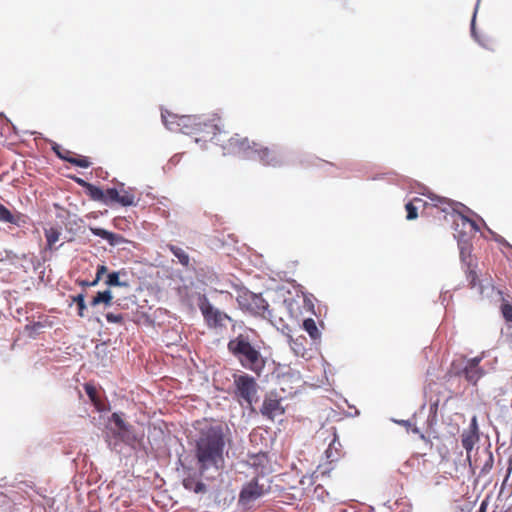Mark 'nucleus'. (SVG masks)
<instances>
[{"mask_svg": "<svg viewBox=\"0 0 512 512\" xmlns=\"http://www.w3.org/2000/svg\"><path fill=\"white\" fill-rule=\"evenodd\" d=\"M225 437L221 426L207 425L201 429L195 442L194 458L199 475L215 479L225 466Z\"/></svg>", "mask_w": 512, "mask_h": 512, "instance_id": "f257e3e1", "label": "nucleus"}, {"mask_svg": "<svg viewBox=\"0 0 512 512\" xmlns=\"http://www.w3.org/2000/svg\"><path fill=\"white\" fill-rule=\"evenodd\" d=\"M162 120L167 129L195 137L196 142L215 141L223 139L227 134L223 118L215 113L210 117L196 115L178 116L171 113H162Z\"/></svg>", "mask_w": 512, "mask_h": 512, "instance_id": "f03ea898", "label": "nucleus"}, {"mask_svg": "<svg viewBox=\"0 0 512 512\" xmlns=\"http://www.w3.org/2000/svg\"><path fill=\"white\" fill-rule=\"evenodd\" d=\"M429 199L430 202H423V214L438 218L439 220H451L458 237L466 234L467 228L470 232L474 233L480 230L474 220L463 215L458 210V207L466 208L463 204L436 195L430 196Z\"/></svg>", "mask_w": 512, "mask_h": 512, "instance_id": "7ed1b4c3", "label": "nucleus"}, {"mask_svg": "<svg viewBox=\"0 0 512 512\" xmlns=\"http://www.w3.org/2000/svg\"><path fill=\"white\" fill-rule=\"evenodd\" d=\"M227 347L244 368L258 376L261 374L266 361L260 351L251 344L247 335L239 334L228 342Z\"/></svg>", "mask_w": 512, "mask_h": 512, "instance_id": "20e7f679", "label": "nucleus"}, {"mask_svg": "<svg viewBox=\"0 0 512 512\" xmlns=\"http://www.w3.org/2000/svg\"><path fill=\"white\" fill-rule=\"evenodd\" d=\"M484 353L473 358L461 357L451 364V372L463 377L468 383L476 386L479 380L485 375V370L480 366Z\"/></svg>", "mask_w": 512, "mask_h": 512, "instance_id": "39448f33", "label": "nucleus"}, {"mask_svg": "<svg viewBox=\"0 0 512 512\" xmlns=\"http://www.w3.org/2000/svg\"><path fill=\"white\" fill-rule=\"evenodd\" d=\"M255 143V141L238 133L230 136L228 139H217V145L222 148L225 155L241 156L246 159L251 158Z\"/></svg>", "mask_w": 512, "mask_h": 512, "instance_id": "423d86ee", "label": "nucleus"}, {"mask_svg": "<svg viewBox=\"0 0 512 512\" xmlns=\"http://www.w3.org/2000/svg\"><path fill=\"white\" fill-rule=\"evenodd\" d=\"M236 300L243 311L253 316L264 317L268 309V303L260 294H255L244 288L237 291Z\"/></svg>", "mask_w": 512, "mask_h": 512, "instance_id": "0eeeda50", "label": "nucleus"}, {"mask_svg": "<svg viewBox=\"0 0 512 512\" xmlns=\"http://www.w3.org/2000/svg\"><path fill=\"white\" fill-rule=\"evenodd\" d=\"M198 306L209 328L224 327L226 321H231V317L215 308L205 295L199 297Z\"/></svg>", "mask_w": 512, "mask_h": 512, "instance_id": "6e6552de", "label": "nucleus"}, {"mask_svg": "<svg viewBox=\"0 0 512 512\" xmlns=\"http://www.w3.org/2000/svg\"><path fill=\"white\" fill-rule=\"evenodd\" d=\"M234 386L236 397L251 405L257 394L256 380L248 374L235 375Z\"/></svg>", "mask_w": 512, "mask_h": 512, "instance_id": "1a4fd4ad", "label": "nucleus"}, {"mask_svg": "<svg viewBox=\"0 0 512 512\" xmlns=\"http://www.w3.org/2000/svg\"><path fill=\"white\" fill-rule=\"evenodd\" d=\"M252 160H258L264 166L276 167L282 163L281 154L276 147L256 142L251 153Z\"/></svg>", "mask_w": 512, "mask_h": 512, "instance_id": "9d476101", "label": "nucleus"}, {"mask_svg": "<svg viewBox=\"0 0 512 512\" xmlns=\"http://www.w3.org/2000/svg\"><path fill=\"white\" fill-rule=\"evenodd\" d=\"M269 486L259 483L258 478H253L250 482L246 483L239 494V502L242 504H249L268 493Z\"/></svg>", "mask_w": 512, "mask_h": 512, "instance_id": "9b49d317", "label": "nucleus"}, {"mask_svg": "<svg viewBox=\"0 0 512 512\" xmlns=\"http://www.w3.org/2000/svg\"><path fill=\"white\" fill-rule=\"evenodd\" d=\"M479 441V429L476 417H473L468 429L461 433V443L467 453V460L471 464V451Z\"/></svg>", "mask_w": 512, "mask_h": 512, "instance_id": "f8f14e48", "label": "nucleus"}, {"mask_svg": "<svg viewBox=\"0 0 512 512\" xmlns=\"http://www.w3.org/2000/svg\"><path fill=\"white\" fill-rule=\"evenodd\" d=\"M52 150L56 153V155L70 164L80 167V168H88L92 165L91 161L86 156L77 155L76 153L62 148L60 145L54 143L52 146Z\"/></svg>", "mask_w": 512, "mask_h": 512, "instance_id": "ddd939ff", "label": "nucleus"}, {"mask_svg": "<svg viewBox=\"0 0 512 512\" xmlns=\"http://www.w3.org/2000/svg\"><path fill=\"white\" fill-rule=\"evenodd\" d=\"M110 420L115 424L117 430L115 435L123 442L132 444L136 441L132 426L127 424L119 413H113Z\"/></svg>", "mask_w": 512, "mask_h": 512, "instance_id": "4468645a", "label": "nucleus"}, {"mask_svg": "<svg viewBox=\"0 0 512 512\" xmlns=\"http://www.w3.org/2000/svg\"><path fill=\"white\" fill-rule=\"evenodd\" d=\"M285 412L281 405V400L273 396H266L261 408L263 416L273 420L276 416L283 415Z\"/></svg>", "mask_w": 512, "mask_h": 512, "instance_id": "2eb2a0df", "label": "nucleus"}, {"mask_svg": "<svg viewBox=\"0 0 512 512\" xmlns=\"http://www.w3.org/2000/svg\"><path fill=\"white\" fill-rule=\"evenodd\" d=\"M90 230L95 236H99L102 239L108 241L110 245L114 246L125 242L123 236L107 231L103 228H90Z\"/></svg>", "mask_w": 512, "mask_h": 512, "instance_id": "dca6fc26", "label": "nucleus"}, {"mask_svg": "<svg viewBox=\"0 0 512 512\" xmlns=\"http://www.w3.org/2000/svg\"><path fill=\"white\" fill-rule=\"evenodd\" d=\"M459 250H460V259L461 262L465 265V267H470L472 264L476 263L472 257L471 251L472 247L466 241L459 240Z\"/></svg>", "mask_w": 512, "mask_h": 512, "instance_id": "f3484780", "label": "nucleus"}, {"mask_svg": "<svg viewBox=\"0 0 512 512\" xmlns=\"http://www.w3.org/2000/svg\"><path fill=\"white\" fill-rule=\"evenodd\" d=\"M423 199L415 197L412 201L408 202L405 205V209L407 211V220H414L418 217V209H423Z\"/></svg>", "mask_w": 512, "mask_h": 512, "instance_id": "a211bd4d", "label": "nucleus"}, {"mask_svg": "<svg viewBox=\"0 0 512 512\" xmlns=\"http://www.w3.org/2000/svg\"><path fill=\"white\" fill-rule=\"evenodd\" d=\"M113 300V295L111 290L107 289L105 291L97 292V294L92 298L90 305L92 307H96L100 304H104L105 306H110Z\"/></svg>", "mask_w": 512, "mask_h": 512, "instance_id": "6ab92c4d", "label": "nucleus"}, {"mask_svg": "<svg viewBox=\"0 0 512 512\" xmlns=\"http://www.w3.org/2000/svg\"><path fill=\"white\" fill-rule=\"evenodd\" d=\"M183 486L185 489L189 491H193L195 493H204L206 492V486L201 481L196 480L194 477L189 476L183 479Z\"/></svg>", "mask_w": 512, "mask_h": 512, "instance_id": "aec40b11", "label": "nucleus"}, {"mask_svg": "<svg viewBox=\"0 0 512 512\" xmlns=\"http://www.w3.org/2000/svg\"><path fill=\"white\" fill-rule=\"evenodd\" d=\"M477 263L472 264L470 267H466L465 274L466 279L468 281V285L470 288H475L480 285V281L478 278V274L476 272ZM480 291L482 292V287H480Z\"/></svg>", "mask_w": 512, "mask_h": 512, "instance_id": "412c9836", "label": "nucleus"}, {"mask_svg": "<svg viewBox=\"0 0 512 512\" xmlns=\"http://www.w3.org/2000/svg\"><path fill=\"white\" fill-rule=\"evenodd\" d=\"M307 343V339L305 336H299L295 339L290 340V347L294 351L297 356L304 357L306 354L305 344Z\"/></svg>", "mask_w": 512, "mask_h": 512, "instance_id": "4be33fe9", "label": "nucleus"}, {"mask_svg": "<svg viewBox=\"0 0 512 512\" xmlns=\"http://www.w3.org/2000/svg\"><path fill=\"white\" fill-rule=\"evenodd\" d=\"M47 247L52 250L55 243L60 239L61 231L59 228L50 227L44 230Z\"/></svg>", "mask_w": 512, "mask_h": 512, "instance_id": "5701e85b", "label": "nucleus"}, {"mask_svg": "<svg viewBox=\"0 0 512 512\" xmlns=\"http://www.w3.org/2000/svg\"><path fill=\"white\" fill-rule=\"evenodd\" d=\"M169 251L178 259V261L185 267L189 266L190 257L189 255L180 247L169 244L167 246Z\"/></svg>", "mask_w": 512, "mask_h": 512, "instance_id": "b1692460", "label": "nucleus"}, {"mask_svg": "<svg viewBox=\"0 0 512 512\" xmlns=\"http://www.w3.org/2000/svg\"><path fill=\"white\" fill-rule=\"evenodd\" d=\"M116 203L125 207L132 206L135 204V195L131 191L122 189L119 191V196L118 200H116Z\"/></svg>", "mask_w": 512, "mask_h": 512, "instance_id": "393cba45", "label": "nucleus"}, {"mask_svg": "<svg viewBox=\"0 0 512 512\" xmlns=\"http://www.w3.org/2000/svg\"><path fill=\"white\" fill-rule=\"evenodd\" d=\"M249 464L252 466V467H255V468H264L267 463H268V456L266 453H257V454H253L249 457V460H248Z\"/></svg>", "mask_w": 512, "mask_h": 512, "instance_id": "a878e982", "label": "nucleus"}, {"mask_svg": "<svg viewBox=\"0 0 512 512\" xmlns=\"http://www.w3.org/2000/svg\"><path fill=\"white\" fill-rule=\"evenodd\" d=\"M303 328L310 335L312 339H318L320 332L316 326L315 321L312 318L305 319L303 322Z\"/></svg>", "mask_w": 512, "mask_h": 512, "instance_id": "bb28decb", "label": "nucleus"}, {"mask_svg": "<svg viewBox=\"0 0 512 512\" xmlns=\"http://www.w3.org/2000/svg\"><path fill=\"white\" fill-rule=\"evenodd\" d=\"M86 193L90 197V199H92L93 201L102 203L104 200L103 190L93 184L87 185Z\"/></svg>", "mask_w": 512, "mask_h": 512, "instance_id": "cd10ccee", "label": "nucleus"}, {"mask_svg": "<svg viewBox=\"0 0 512 512\" xmlns=\"http://www.w3.org/2000/svg\"><path fill=\"white\" fill-rule=\"evenodd\" d=\"M103 194L104 200L102 203L105 205H112L116 203V200H118L119 190L116 188H108L106 190H103Z\"/></svg>", "mask_w": 512, "mask_h": 512, "instance_id": "c85d7f7f", "label": "nucleus"}, {"mask_svg": "<svg viewBox=\"0 0 512 512\" xmlns=\"http://www.w3.org/2000/svg\"><path fill=\"white\" fill-rule=\"evenodd\" d=\"M71 300L73 303L77 304V314L79 317L83 318L85 316V310H86V303H85V294L80 293L75 296H71Z\"/></svg>", "mask_w": 512, "mask_h": 512, "instance_id": "c756f323", "label": "nucleus"}, {"mask_svg": "<svg viewBox=\"0 0 512 512\" xmlns=\"http://www.w3.org/2000/svg\"><path fill=\"white\" fill-rule=\"evenodd\" d=\"M501 313L507 322H512V304L503 299L501 304Z\"/></svg>", "mask_w": 512, "mask_h": 512, "instance_id": "7c9ffc66", "label": "nucleus"}, {"mask_svg": "<svg viewBox=\"0 0 512 512\" xmlns=\"http://www.w3.org/2000/svg\"><path fill=\"white\" fill-rule=\"evenodd\" d=\"M0 220L6 223L15 222L14 216L12 215L11 211L3 204H0Z\"/></svg>", "mask_w": 512, "mask_h": 512, "instance_id": "2f4dec72", "label": "nucleus"}, {"mask_svg": "<svg viewBox=\"0 0 512 512\" xmlns=\"http://www.w3.org/2000/svg\"><path fill=\"white\" fill-rule=\"evenodd\" d=\"M108 286H127L126 283L119 279V272L109 273L105 282Z\"/></svg>", "mask_w": 512, "mask_h": 512, "instance_id": "473e14b6", "label": "nucleus"}, {"mask_svg": "<svg viewBox=\"0 0 512 512\" xmlns=\"http://www.w3.org/2000/svg\"><path fill=\"white\" fill-rule=\"evenodd\" d=\"M85 392L90 398V400L96 404L97 403V390L92 384H85L84 386Z\"/></svg>", "mask_w": 512, "mask_h": 512, "instance_id": "72a5a7b5", "label": "nucleus"}, {"mask_svg": "<svg viewBox=\"0 0 512 512\" xmlns=\"http://www.w3.org/2000/svg\"><path fill=\"white\" fill-rule=\"evenodd\" d=\"M105 317L109 323L123 324L124 322L122 314L107 313Z\"/></svg>", "mask_w": 512, "mask_h": 512, "instance_id": "f704fd0d", "label": "nucleus"}, {"mask_svg": "<svg viewBox=\"0 0 512 512\" xmlns=\"http://www.w3.org/2000/svg\"><path fill=\"white\" fill-rule=\"evenodd\" d=\"M493 467V456L492 454L489 455L488 459L486 460L485 464L483 465V467L481 468V471L480 473L481 474H487L490 472V470L492 469Z\"/></svg>", "mask_w": 512, "mask_h": 512, "instance_id": "c9c22d12", "label": "nucleus"}, {"mask_svg": "<svg viewBox=\"0 0 512 512\" xmlns=\"http://www.w3.org/2000/svg\"><path fill=\"white\" fill-rule=\"evenodd\" d=\"M107 267L105 265H98L97 267V272H96V277L98 279H101L102 276L107 272Z\"/></svg>", "mask_w": 512, "mask_h": 512, "instance_id": "e433bc0d", "label": "nucleus"}, {"mask_svg": "<svg viewBox=\"0 0 512 512\" xmlns=\"http://www.w3.org/2000/svg\"><path fill=\"white\" fill-rule=\"evenodd\" d=\"M333 444H334V442H333V443H331V444L329 445L328 449L325 451L327 459H329L331 462L335 460V457H334V456H333V454H332V447H333Z\"/></svg>", "mask_w": 512, "mask_h": 512, "instance_id": "4c0bfd02", "label": "nucleus"}, {"mask_svg": "<svg viewBox=\"0 0 512 512\" xmlns=\"http://www.w3.org/2000/svg\"><path fill=\"white\" fill-rule=\"evenodd\" d=\"M487 507H488V502L487 500H483L480 504V507L478 509V512H486L487 511Z\"/></svg>", "mask_w": 512, "mask_h": 512, "instance_id": "58836bf2", "label": "nucleus"}, {"mask_svg": "<svg viewBox=\"0 0 512 512\" xmlns=\"http://www.w3.org/2000/svg\"><path fill=\"white\" fill-rule=\"evenodd\" d=\"M77 284L82 287H91L90 281L87 280H77Z\"/></svg>", "mask_w": 512, "mask_h": 512, "instance_id": "ea45409f", "label": "nucleus"}, {"mask_svg": "<svg viewBox=\"0 0 512 512\" xmlns=\"http://www.w3.org/2000/svg\"><path fill=\"white\" fill-rule=\"evenodd\" d=\"M76 182L78 184H80L81 186H83L86 190H87V185H91V183H88L86 181H84L83 179H80V178H76Z\"/></svg>", "mask_w": 512, "mask_h": 512, "instance_id": "a19ab883", "label": "nucleus"}, {"mask_svg": "<svg viewBox=\"0 0 512 512\" xmlns=\"http://www.w3.org/2000/svg\"><path fill=\"white\" fill-rule=\"evenodd\" d=\"M511 471H512V460L509 461L508 472H507L506 478L502 484V487L505 485L506 481L508 480V477H509Z\"/></svg>", "mask_w": 512, "mask_h": 512, "instance_id": "79ce46f5", "label": "nucleus"}, {"mask_svg": "<svg viewBox=\"0 0 512 512\" xmlns=\"http://www.w3.org/2000/svg\"><path fill=\"white\" fill-rule=\"evenodd\" d=\"M100 280L101 279H98L97 277H95V279L93 281H90L91 287L96 286L99 283Z\"/></svg>", "mask_w": 512, "mask_h": 512, "instance_id": "37998d69", "label": "nucleus"}, {"mask_svg": "<svg viewBox=\"0 0 512 512\" xmlns=\"http://www.w3.org/2000/svg\"><path fill=\"white\" fill-rule=\"evenodd\" d=\"M432 407H434V408H435V410H437L438 403H435Z\"/></svg>", "mask_w": 512, "mask_h": 512, "instance_id": "c03bdc74", "label": "nucleus"}]
</instances>
